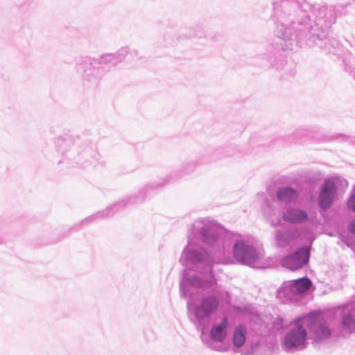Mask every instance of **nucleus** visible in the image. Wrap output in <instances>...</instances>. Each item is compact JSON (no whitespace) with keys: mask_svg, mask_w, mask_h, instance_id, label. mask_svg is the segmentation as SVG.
I'll return each mask as SVG.
<instances>
[{"mask_svg":"<svg viewBox=\"0 0 355 355\" xmlns=\"http://www.w3.org/2000/svg\"><path fill=\"white\" fill-rule=\"evenodd\" d=\"M227 327V320L224 318L220 324L214 326L210 332L211 338L217 342L223 341L226 337V329Z\"/></svg>","mask_w":355,"mask_h":355,"instance_id":"obj_5","label":"nucleus"},{"mask_svg":"<svg viewBox=\"0 0 355 355\" xmlns=\"http://www.w3.org/2000/svg\"><path fill=\"white\" fill-rule=\"evenodd\" d=\"M311 286V282L308 278H300L293 282L291 285L292 293L297 294L309 290Z\"/></svg>","mask_w":355,"mask_h":355,"instance_id":"obj_6","label":"nucleus"},{"mask_svg":"<svg viewBox=\"0 0 355 355\" xmlns=\"http://www.w3.org/2000/svg\"><path fill=\"white\" fill-rule=\"evenodd\" d=\"M277 195L278 199L283 202H289L294 200L297 196L296 192L291 188L279 189Z\"/></svg>","mask_w":355,"mask_h":355,"instance_id":"obj_9","label":"nucleus"},{"mask_svg":"<svg viewBox=\"0 0 355 355\" xmlns=\"http://www.w3.org/2000/svg\"><path fill=\"white\" fill-rule=\"evenodd\" d=\"M218 307V302L216 299L211 298L206 300L203 304L202 308L207 313H210Z\"/></svg>","mask_w":355,"mask_h":355,"instance_id":"obj_10","label":"nucleus"},{"mask_svg":"<svg viewBox=\"0 0 355 355\" xmlns=\"http://www.w3.org/2000/svg\"><path fill=\"white\" fill-rule=\"evenodd\" d=\"M257 257V254L254 249L248 248L245 254L244 258L246 261H253Z\"/></svg>","mask_w":355,"mask_h":355,"instance_id":"obj_11","label":"nucleus"},{"mask_svg":"<svg viewBox=\"0 0 355 355\" xmlns=\"http://www.w3.org/2000/svg\"><path fill=\"white\" fill-rule=\"evenodd\" d=\"M336 192L335 184L331 180H326L321 191L319 202L323 209H327L331 203Z\"/></svg>","mask_w":355,"mask_h":355,"instance_id":"obj_4","label":"nucleus"},{"mask_svg":"<svg viewBox=\"0 0 355 355\" xmlns=\"http://www.w3.org/2000/svg\"><path fill=\"white\" fill-rule=\"evenodd\" d=\"M309 259V250L302 248L295 254L285 257L282 261V265L292 270H295L304 266Z\"/></svg>","mask_w":355,"mask_h":355,"instance_id":"obj_2","label":"nucleus"},{"mask_svg":"<svg viewBox=\"0 0 355 355\" xmlns=\"http://www.w3.org/2000/svg\"><path fill=\"white\" fill-rule=\"evenodd\" d=\"M246 329L243 326L238 327L234 334L233 343L236 347L242 346L245 340Z\"/></svg>","mask_w":355,"mask_h":355,"instance_id":"obj_8","label":"nucleus"},{"mask_svg":"<svg viewBox=\"0 0 355 355\" xmlns=\"http://www.w3.org/2000/svg\"><path fill=\"white\" fill-rule=\"evenodd\" d=\"M348 207L351 210L355 211V194L352 196L351 198L349 199Z\"/></svg>","mask_w":355,"mask_h":355,"instance_id":"obj_13","label":"nucleus"},{"mask_svg":"<svg viewBox=\"0 0 355 355\" xmlns=\"http://www.w3.org/2000/svg\"><path fill=\"white\" fill-rule=\"evenodd\" d=\"M306 340V329L300 324V321L295 322L293 327L284 338V345L286 348H298L305 346Z\"/></svg>","mask_w":355,"mask_h":355,"instance_id":"obj_1","label":"nucleus"},{"mask_svg":"<svg viewBox=\"0 0 355 355\" xmlns=\"http://www.w3.org/2000/svg\"><path fill=\"white\" fill-rule=\"evenodd\" d=\"M354 318L352 315H347L343 319V324L346 327H349L354 323Z\"/></svg>","mask_w":355,"mask_h":355,"instance_id":"obj_12","label":"nucleus"},{"mask_svg":"<svg viewBox=\"0 0 355 355\" xmlns=\"http://www.w3.org/2000/svg\"><path fill=\"white\" fill-rule=\"evenodd\" d=\"M303 321L307 325L311 324V331L315 341H320L329 337L331 332L329 328L322 322L314 320L313 316H310Z\"/></svg>","mask_w":355,"mask_h":355,"instance_id":"obj_3","label":"nucleus"},{"mask_svg":"<svg viewBox=\"0 0 355 355\" xmlns=\"http://www.w3.org/2000/svg\"><path fill=\"white\" fill-rule=\"evenodd\" d=\"M284 218L291 223H300L306 219V214L301 210L295 209L285 214Z\"/></svg>","mask_w":355,"mask_h":355,"instance_id":"obj_7","label":"nucleus"},{"mask_svg":"<svg viewBox=\"0 0 355 355\" xmlns=\"http://www.w3.org/2000/svg\"><path fill=\"white\" fill-rule=\"evenodd\" d=\"M349 230L352 232L355 233V219L350 223Z\"/></svg>","mask_w":355,"mask_h":355,"instance_id":"obj_14","label":"nucleus"}]
</instances>
